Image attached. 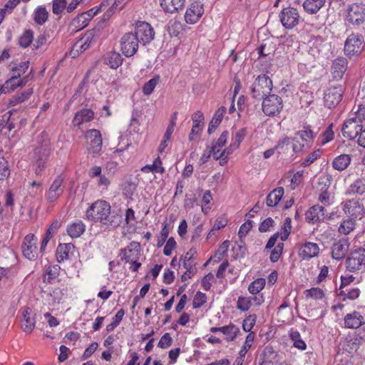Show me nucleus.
<instances>
[{"instance_id": "20", "label": "nucleus", "mask_w": 365, "mask_h": 365, "mask_svg": "<svg viewBox=\"0 0 365 365\" xmlns=\"http://www.w3.org/2000/svg\"><path fill=\"white\" fill-rule=\"evenodd\" d=\"M344 327L348 329H357L365 324L364 316L356 311L346 314L344 316Z\"/></svg>"}, {"instance_id": "61", "label": "nucleus", "mask_w": 365, "mask_h": 365, "mask_svg": "<svg viewBox=\"0 0 365 365\" xmlns=\"http://www.w3.org/2000/svg\"><path fill=\"white\" fill-rule=\"evenodd\" d=\"M29 67V61H24L19 63L18 65L12 67L11 71L14 74H19V78L26 73Z\"/></svg>"}, {"instance_id": "55", "label": "nucleus", "mask_w": 365, "mask_h": 365, "mask_svg": "<svg viewBox=\"0 0 365 365\" xmlns=\"http://www.w3.org/2000/svg\"><path fill=\"white\" fill-rule=\"evenodd\" d=\"M257 315L250 314L247 316L242 322V329L245 332H251V329L253 328L256 323Z\"/></svg>"}, {"instance_id": "24", "label": "nucleus", "mask_w": 365, "mask_h": 365, "mask_svg": "<svg viewBox=\"0 0 365 365\" xmlns=\"http://www.w3.org/2000/svg\"><path fill=\"white\" fill-rule=\"evenodd\" d=\"M319 252V247L317 243L306 242L299 250V255L303 259H311L316 257Z\"/></svg>"}, {"instance_id": "60", "label": "nucleus", "mask_w": 365, "mask_h": 365, "mask_svg": "<svg viewBox=\"0 0 365 365\" xmlns=\"http://www.w3.org/2000/svg\"><path fill=\"white\" fill-rule=\"evenodd\" d=\"M66 0H53L52 11L54 14L59 15L66 9Z\"/></svg>"}, {"instance_id": "45", "label": "nucleus", "mask_w": 365, "mask_h": 365, "mask_svg": "<svg viewBox=\"0 0 365 365\" xmlns=\"http://www.w3.org/2000/svg\"><path fill=\"white\" fill-rule=\"evenodd\" d=\"M265 286V279L258 278L253 281L248 287L249 292L252 294H258Z\"/></svg>"}, {"instance_id": "32", "label": "nucleus", "mask_w": 365, "mask_h": 365, "mask_svg": "<svg viewBox=\"0 0 365 365\" xmlns=\"http://www.w3.org/2000/svg\"><path fill=\"white\" fill-rule=\"evenodd\" d=\"M61 267L58 264L48 266L46 268L45 275L43 277V282L48 284H53L58 278L60 274Z\"/></svg>"}, {"instance_id": "16", "label": "nucleus", "mask_w": 365, "mask_h": 365, "mask_svg": "<svg viewBox=\"0 0 365 365\" xmlns=\"http://www.w3.org/2000/svg\"><path fill=\"white\" fill-rule=\"evenodd\" d=\"M343 89L341 86L328 88L324 93V103L329 108L335 107L341 100Z\"/></svg>"}, {"instance_id": "8", "label": "nucleus", "mask_w": 365, "mask_h": 365, "mask_svg": "<svg viewBox=\"0 0 365 365\" xmlns=\"http://www.w3.org/2000/svg\"><path fill=\"white\" fill-rule=\"evenodd\" d=\"M364 264L365 249L364 248H359L351 252L346 259V267L350 272L361 270Z\"/></svg>"}, {"instance_id": "52", "label": "nucleus", "mask_w": 365, "mask_h": 365, "mask_svg": "<svg viewBox=\"0 0 365 365\" xmlns=\"http://www.w3.org/2000/svg\"><path fill=\"white\" fill-rule=\"evenodd\" d=\"M252 305V300L249 297L240 296L237 299V309L242 312H246L249 310L250 307Z\"/></svg>"}, {"instance_id": "19", "label": "nucleus", "mask_w": 365, "mask_h": 365, "mask_svg": "<svg viewBox=\"0 0 365 365\" xmlns=\"http://www.w3.org/2000/svg\"><path fill=\"white\" fill-rule=\"evenodd\" d=\"M343 210L354 218L361 217L364 212V207L354 199L345 201L343 203Z\"/></svg>"}, {"instance_id": "17", "label": "nucleus", "mask_w": 365, "mask_h": 365, "mask_svg": "<svg viewBox=\"0 0 365 365\" xmlns=\"http://www.w3.org/2000/svg\"><path fill=\"white\" fill-rule=\"evenodd\" d=\"M140 245L139 242L133 241L128 245L127 247L120 250L122 255L121 259L125 260V262H130L134 260H139L140 257Z\"/></svg>"}, {"instance_id": "12", "label": "nucleus", "mask_w": 365, "mask_h": 365, "mask_svg": "<svg viewBox=\"0 0 365 365\" xmlns=\"http://www.w3.org/2000/svg\"><path fill=\"white\" fill-rule=\"evenodd\" d=\"M106 6L105 2H103L99 6L93 7L87 11L81 13L79 16L73 19L72 24L76 28H78V29L86 27L91 19L101 11L103 6Z\"/></svg>"}, {"instance_id": "37", "label": "nucleus", "mask_w": 365, "mask_h": 365, "mask_svg": "<svg viewBox=\"0 0 365 365\" xmlns=\"http://www.w3.org/2000/svg\"><path fill=\"white\" fill-rule=\"evenodd\" d=\"M35 319L32 316L31 311L26 310L23 314L21 328L24 332L31 333L35 327Z\"/></svg>"}, {"instance_id": "53", "label": "nucleus", "mask_w": 365, "mask_h": 365, "mask_svg": "<svg viewBox=\"0 0 365 365\" xmlns=\"http://www.w3.org/2000/svg\"><path fill=\"white\" fill-rule=\"evenodd\" d=\"M10 175V169L7 160L0 157V180H4Z\"/></svg>"}, {"instance_id": "23", "label": "nucleus", "mask_w": 365, "mask_h": 365, "mask_svg": "<svg viewBox=\"0 0 365 365\" xmlns=\"http://www.w3.org/2000/svg\"><path fill=\"white\" fill-rule=\"evenodd\" d=\"M347 60L344 57L336 58L331 65V76L336 81L343 78L345 71L347 69Z\"/></svg>"}, {"instance_id": "34", "label": "nucleus", "mask_w": 365, "mask_h": 365, "mask_svg": "<svg viewBox=\"0 0 365 365\" xmlns=\"http://www.w3.org/2000/svg\"><path fill=\"white\" fill-rule=\"evenodd\" d=\"M330 183V179L329 177H322L319 178V184L323 185V186L321 188L322 193L319 196V201L325 205L329 204V193L327 190Z\"/></svg>"}, {"instance_id": "22", "label": "nucleus", "mask_w": 365, "mask_h": 365, "mask_svg": "<svg viewBox=\"0 0 365 365\" xmlns=\"http://www.w3.org/2000/svg\"><path fill=\"white\" fill-rule=\"evenodd\" d=\"M305 216L308 222L317 223L323 220L326 216L325 208L323 206L315 205L307 211Z\"/></svg>"}, {"instance_id": "59", "label": "nucleus", "mask_w": 365, "mask_h": 365, "mask_svg": "<svg viewBox=\"0 0 365 365\" xmlns=\"http://www.w3.org/2000/svg\"><path fill=\"white\" fill-rule=\"evenodd\" d=\"M228 136V131H223L220 136L219 137V138L217 140V141L215 142L213 145L210 147L213 150V151L215 150V149L220 150L223 146H225L227 143Z\"/></svg>"}, {"instance_id": "1", "label": "nucleus", "mask_w": 365, "mask_h": 365, "mask_svg": "<svg viewBox=\"0 0 365 365\" xmlns=\"http://www.w3.org/2000/svg\"><path fill=\"white\" fill-rule=\"evenodd\" d=\"M86 216L88 220L111 227H118L123 220L120 211H111L110 204L101 200L95 201L88 207Z\"/></svg>"}, {"instance_id": "18", "label": "nucleus", "mask_w": 365, "mask_h": 365, "mask_svg": "<svg viewBox=\"0 0 365 365\" xmlns=\"http://www.w3.org/2000/svg\"><path fill=\"white\" fill-rule=\"evenodd\" d=\"M363 126L359 124L355 118H350L344 122L342 127V135L349 140L359 137Z\"/></svg>"}, {"instance_id": "58", "label": "nucleus", "mask_w": 365, "mask_h": 365, "mask_svg": "<svg viewBox=\"0 0 365 365\" xmlns=\"http://www.w3.org/2000/svg\"><path fill=\"white\" fill-rule=\"evenodd\" d=\"M207 302V296L200 291L197 292L194 297L192 305L193 308L197 309L203 306Z\"/></svg>"}, {"instance_id": "6", "label": "nucleus", "mask_w": 365, "mask_h": 365, "mask_svg": "<svg viewBox=\"0 0 365 365\" xmlns=\"http://www.w3.org/2000/svg\"><path fill=\"white\" fill-rule=\"evenodd\" d=\"M96 36V31L94 29L88 31L85 35L78 40L72 46L70 51L71 58H76L81 53L86 51L92 44Z\"/></svg>"}, {"instance_id": "51", "label": "nucleus", "mask_w": 365, "mask_h": 365, "mask_svg": "<svg viewBox=\"0 0 365 365\" xmlns=\"http://www.w3.org/2000/svg\"><path fill=\"white\" fill-rule=\"evenodd\" d=\"M50 38V35L48 31H43L36 39L35 43L34 44V48L38 49L43 46L47 44Z\"/></svg>"}, {"instance_id": "2", "label": "nucleus", "mask_w": 365, "mask_h": 365, "mask_svg": "<svg viewBox=\"0 0 365 365\" xmlns=\"http://www.w3.org/2000/svg\"><path fill=\"white\" fill-rule=\"evenodd\" d=\"M272 87V81L269 77L264 74L259 75L255 79L251 88L252 97L257 100L264 99L268 95H270Z\"/></svg>"}, {"instance_id": "5", "label": "nucleus", "mask_w": 365, "mask_h": 365, "mask_svg": "<svg viewBox=\"0 0 365 365\" xmlns=\"http://www.w3.org/2000/svg\"><path fill=\"white\" fill-rule=\"evenodd\" d=\"M262 111L268 116H274L280 113L283 108L282 98L277 95H268L263 99Z\"/></svg>"}, {"instance_id": "39", "label": "nucleus", "mask_w": 365, "mask_h": 365, "mask_svg": "<svg viewBox=\"0 0 365 365\" xmlns=\"http://www.w3.org/2000/svg\"><path fill=\"white\" fill-rule=\"evenodd\" d=\"M240 329L233 324L221 327V331L227 341H232L240 333Z\"/></svg>"}, {"instance_id": "27", "label": "nucleus", "mask_w": 365, "mask_h": 365, "mask_svg": "<svg viewBox=\"0 0 365 365\" xmlns=\"http://www.w3.org/2000/svg\"><path fill=\"white\" fill-rule=\"evenodd\" d=\"M185 0H160V6L168 13H174L182 9L185 5Z\"/></svg>"}, {"instance_id": "46", "label": "nucleus", "mask_w": 365, "mask_h": 365, "mask_svg": "<svg viewBox=\"0 0 365 365\" xmlns=\"http://www.w3.org/2000/svg\"><path fill=\"white\" fill-rule=\"evenodd\" d=\"M247 134V128H242L238 130L232 138V147L238 148Z\"/></svg>"}, {"instance_id": "38", "label": "nucleus", "mask_w": 365, "mask_h": 365, "mask_svg": "<svg viewBox=\"0 0 365 365\" xmlns=\"http://www.w3.org/2000/svg\"><path fill=\"white\" fill-rule=\"evenodd\" d=\"M338 295L340 297H343L342 300L344 301L346 299L353 300L359 297L360 290L357 287H345L344 289H339Z\"/></svg>"}, {"instance_id": "9", "label": "nucleus", "mask_w": 365, "mask_h": 365, "mask_svg": "<svg viewBox=\"0 0 365 365\" xmlns=\"http://www.w3.org/2000/svg\"><path fill=\"white\" fill-rule=\"evenodd\" d=\"M139 41L133 32L125 33L120 38V48L126 57H131L138 49Z\"/></svg>"}, {"instance_id": "26", "label": "nucleus", "mask_w": 365, "mask_h": 365, "mask_svg": "<svg viewBox=\"0 0 365 365\" xmlns=\"http://www.w3.org/2000/svg\"><path fill=\"white\" fill-rule=\"evenodd\" d=\"M75 247L71 243L59 244L56 249V259L58 262H62L69 258V255L73 252Z\"/></svg>"}, {"instance_id": "50", "label": "nucleus", "mask_w": 365, "mask_h": 365, "mask_svg": "<svg viewBox=\"0 0 365 365\" xmlns=\"http://www.w3.org/2000/svg\"><path fill=\"white\" fill-rule=\"evenodd\" d=\"M304 130L297 132L296 135H299L303 141L310 143L314 137V133L308 125L304 126Z\"/></svg>"}, {"instance_id": "40", "label": "nucleus", "mask_w": 365, "mask_h": 365, "mask_svg": "<svg viewBox=\"0 0 365 365\" xmlns=\"http://www.w3.org/2000/svg\"><path fill=\"white\" fill-rule=\"evenodd\" d=\"M48 18V12L45 6H38L34 12V20L38 25H43Z\"/></svg>"}, {"instance_id": "28", "label": "nucleus", "mask_w": 365, "mask_h": 365, "mask_svg": "<svg viewBox=\"0 0 365 365\" xmlns=\"http://www.w3.org/2000/svg\"><path fill=\"white\" fill-rule=\"evenodd\" d=\"M51 153V146L48 141H45L40 147L35 149L34 160L46 163Z\"/></svg>"}, {"instance_id": "4", "label": "nucleus", "mask_w": 365, "mask_h": 365, "mask_svg": "<svg viewBox=\"0 0 365 365\" xmlns=\"http://www.w3.org/2000/svg\"><path fill=\"white\" fill-rule=\"evenodd\" d=\"M279 17L282 26L286 29H292L303 21L298 10L291 6L284 8L280 11Z\"/></svg>"}, {"instance_id": "44", "label": "nucleus", "mask_w": 365, "mask_h": 365, "mask_svg": "<svg viewBox=\"0 0 365 365\" xmlns=\"http://www.w3.org/2000/svg\"><path fill=\"white\" fill-rule=\"evenodd\" d=\"M182 29V24L175 19L170 20L168 24V31L171 36H178Z\"/></svg>"}, {"instance_id": "15", "label": "nucleus", "mask_w": 365, "mask_h": 365, "mask_svg": "<svg viewBox=\"0 0 365 365\" xmlns=\"http://www.w3.org/2000/svg\"><path fill=\"white\" fill-rule=\"evenodd\" d=\"M88 140V150L93 154H98L102 149V136L99 130L96 129L89 130L86 135Z\"/></svg>"}, {"instance_id": "7", "label": "nucleus", "mask_w": 365, "mask_h": 365, "mask_svg": "<svg viewBox=\"0 0 365 365\" xmlns=\"http://www.w3.org/2000/svg\"><path fill=\"white\" fill-rule=\"evenodd\" d=\"M133 34L140 43L146 45L154 38L155 31L150 24L139 21L135 24Z\"/></svg>"}, {"instance_id": "3", "label": "nucleus", "mask_w": 365, "mask_h": 365, "mask_svg": "<svg viewBox=\"0 0 365 365\" xmlns=\"http://www.w3.org/2000/svg\"><path fill=\"white\" fill-rule=\"evenodd\" d=\"M365 47L364 38L361 34H350L344 43V53L349 58L359 56Z\"/></svg>"}, {"instance_id": "42", "label": "nucleus", "mask_w": 365, "mask_h": 365, "mask_svg": "<svg viewBox=\"0 0 365 365\" xmlns=\"http://www.w3.org/2000/svg\"><path fill=\"white\" fill-rule=\"evenodd\" d=\"M349 192L362 195L365 192V177L356 180L350 186Z\"/></svg>"}, {"instance_id": "31", "label": "nucleus", "mask_w": 365, "mask_h": 365, "mask_svg": "<svg viewBox=\"0 0 365 365\" xmlns=\"http://www.w3.org/2000/svg\"><path fill=\"white\" fill-rule=\"evenodd\" d=\"M226 112V108L224 106H221L218 110H217L210 120L207 129V133L210 135L212 134L215 129L218 127V125L221 123L222 120L223 115Z\"/></svg>"}, {"instance_id": "10", "label": "nucleus", "mask_w": 365, "mask_h": 365, "mask_svg": "<svg viewBox=\"0 0 365 365\" xmlns=\"http://www.w3.org/2000/svg\"><path fill=\"white\" fill-rule=\"evenodd\" d=\"M204 14V5L199 1H195L187 7L185 14L186 23L194 24L197 23Z\"/></svg>"}, {"instance_id": "21", "label": "nucleus", "mask_w": 365, "mask_h": 365, "mask_svg": "<svg viewBox=\"0 0 365 365\" xmlns=\"http://www.w3.org/2000/svg\"><path fill=\"white\" fill-rule=\"evenodd\" d=\"M349 247L347 238H342L334 242L332 246V257L336 260L343 259L346 255Z\"/></svg>"}, {"instance_id": "54", "label": "nucleus", "mask_w": 365, "mask_h": 365, "mask_svg": "<svg viewBox=\"0 0 365 365\" xmlns=\"http://www.w3.org/2000/svg\"><path fill=\"white\" fill-rule=\"evenodd\" d=\"M306 297H311L314 299H322L324 297L323 290L319 287H313L304 291Z\"/></svg>"}, {"instance_id": "63", "label": "nucleus", "mask_w": 365, "mask_h": 365, "mask_svg": "<svg viewBox=\"0 0 365 365\" xmlns=\"http://www.w3.org/2000/svg\"><path fill=\"white\" fill-rule=\"evenodd\" d=\"M253 226V221L250 220H247L245 223H243L240 228L238 236L240 238H242L245 237L250 230L252 229Z\"/></svg>"}, {"instance_id": "62", "label": "nucleus", "mask_w": 365, "mask_h": 365, "mask_svg": "<svg viewBox=\"0 0 365 365\" xmlns=\"http://www.w3.org/2000/svg\"><path fill=\"white\" fill-rule=\"evenodd\" d=\"M334 132L332 130V124L327 128L326 130L322 133L320 136L321 143L324 145L325 143L331 141L334 138Z\"/></svg>"}, {"instance_id": "43", "label": "nucleus", "mask_w": 365, "mask_h": 365, "mask_svg": "<svg viewBox=\"0 0 365 365\" xmlns=\"http://www.w3.org/2000/svg\"><path fill=\"white\" fill-rule=\"evenodd\" d=\"M34 40V32L30 30H26L19 37V44L21 48H26L29 47Z\"/></svg>"}, {"instance_id": "11", "label": "nucleus", "mask_w": 365, "mask_h": 365, "mask_svg": "<svg viewBox=\"0 0 365 365\" xmlns=\"http://www.w3.org/2000/svg\"><path fill=\"white\" fill-rule=\"evenodd\" d=\"M38 239L34 234L27 235L22 243V252L24 256L29 260L35 259L37 255V244Z\"/></svg>"}, {"instance_id": "29", "label": "nucleus", "mask_w": 365, "mask_h": 365, "mask_svg": "<svg viewBox=\"0 0 365 365\" xmlns=\"http://www.w3.org/2000/svg\"><path fill=\"white\" fill-rule=\"evenodd\" d=\"M86 230V225L81 220H76L68 225L66 231L72 238L79 237Z\"/></svg>"}, {"instance_id": "56", "label": "nucleus", "mask_w": 365, "mask_h": 365, "mask_svg": "<svg viewBox=\"0 0 365 365\" xmlns=\"http://www.w3.org/2000/svg\"><path fill=\"white\" fill-rule=\"evenodd\" d=\"M159 81V76L149 80L143 87V92L145 95H150Z\"/></svg>"}, {"instance_id": "47", "label": "nucleus", "mask_w": 365, "mask_h": 365, "mask_svg": "<svg viewBox=\"0 0 365 365\" xmlns=\"http://www.w3.org/2000/svg\"><path fill=\"white\" fill-rule=\"evenodd\" d=\"M355 221L353 218H349L344 220L339 227V232L341 234L347 235L350 233L354 228Z\"/></svg>"}, {"instance_id": "36", "label": "nucleus", "mask_w": 365, "mask_h": 365, "mask_svg": "<svg viewBox=\"0 0 365 365\" xmlns=\"http://www.w3.org/2000/svg\"><path fill=\"white\" fill-rule=\"evenodd\" d=\"M351 158L349 155L341 154L332 161L333 168L339 171L344 170L350 164Z\"/></svg>"}, {"instance_id": "25", "label": "nucleus", "mask_w": 365, "mask_h": 365, "mask_svg": "<svg viewBox=\"0 0 365 365\" xmlns=\"http://www.w3.org/2000/svg\"><path fill=\"white\" fill-rule=\"evenodd\" d=\"M94 118V112L91 109L83 108L76 113L73 124L79 126L83 123L89 122Z\"/></svg>"}, {"instance_id": "35", "label": "nucleus", "mask_w": 365, "mask_h": 365, "mask_svg": "<svg viewBox=\"0 0 365 365\" xmlns=\"http://www.w3.org/2000/svg\"><path fill=\"white\" fill-rule=\"evenodd\" d=\"M326 0H304L303 7L309 14H317L324 5Z\"/></svg>"}, {"instance_id": "64", "label": "nucleus", "mask_w": 365, "mask_h": 365, "mask_svg": "<svg viewBox=\"0 0 365 365\" xmlns=\"http://www.w3.org/2000/svg\"><path fill=\"white\" fill-rule=\"evenodd\" d=\"M320 156V150H317L309 153L304 160L302 163V166L307 167L313 163Z\"/></svg>"}, {"instance_id": "13", "label": "nucleus", "mask_w": 365, "mask_h": 365, "mask_svg": "<svg viewBox=\"0 0 365 365\" xmlns=\"http://www.w3.org/2000/svg\"><path fill=\"white\" fill-rule=\"evenodd\" d=\"M347 20L349 23L360 25L365 21V4H353L348 10Z\"/></svg>"}, {"instance_id": "57", "label": "nucleus", "mask_w": 365, "mask_h": 365, "mask_svg": "<svg viewBox=\"0 0 365 365\" xmlns=\"http://www.w3.org/2000/svg\"><path fill=\"white\" fill-rule=\"evenodd\" d=\"M33 93V88H29L25 91L18 94L16 96H14L13 100L11 101V103L13 105H16L17 103L25 101L29 99L31 95Z\"/></svg>"}, {"instance_id": "33", "label": "nucleus", "mask_w": 365, "mask_h": 365, "mask_svg": "<svg viewBox=\"0 0 365 365\" xmlns=\"http://www.w3.org/2000/svg\"><path fill=\"white\" fill-rule=\"evenodd\" d=\"M104 63L109 66L110 68L116 69L123 63L121 55L115 51L108 53L104 58Z\"/></svg>"}, {"instance_id": "48", "label": "nucleus", "mask_w": 365, "mask_h": 365, "mask_svg": "<svg viewBox=\"0 0 365 365\" xmlns=\"http://www.w3.org/2000/svg\"><path fill=\"white\" fill-rule=\"evenodd\" d=\"M4 88H6L8 93L14 91L17 87H21L19 81V74H14L9 79H8L4 83Z\"/></svg>"}, {"instance_id": "30", "label": "nucleus", "mask_w": 365, "mask_h": 365, "mask_svg": "<svg viewBox=\"0 0 365 365\" xmlns=\"http://www.w3.org/2000/svg\"><path fill=\"white\" fill-rule=\"evenodd\" d=\"M284 193L282 187H278L270 192L266 198V204L268 207H274L277 205Z\"/></svg>"}, {"instance_id": "14", "label": "nucleus", "mask_w": 365, "mask_h": 365, "mask_svg": "<svg viewBox=\"0 0 365 365\" xmlns=\"http://www.w3.org/2000/svg\"><path fill=\"white\" fill-rule=\"evenodd\" d=\"M63 182V178L61 175H58L53 181L45 196L48 202H53L63 195L64 190Z\"/></svg>"}, {"instance_id": "49", "label": "nucleus", "mask_w": 365, "mask_h": 365, "mask_svg": "<svg viewBox=\"0 0 365 365\" xmlns=\"http://www.w3.org/2000/svg\"><path fill=\"white\" fill-rule=\"evenodd\" d=\"M291 143V138L289 137H284L280 139L277 144L274 146L276 151L279 154H283L289 150V146Z\"/></svg>"}, {"instance_id": "41", "label": "nucleus", "mask_w": 365, "mask_h": 365, "mask_svg": "<svg viewBox=\"0 0 365 365\" xmlns=\"http://www.w3.org/2000/svg\"><path fill=\"white\" fill-rule=\"evenodd\" d=\"M255 333L250 332L246 336V339L245 341V344L240 351V356L237 358L238 363L241 365L242 361H244V358L247 351L251 348L252 343L254 341Z\"/></svg>"}]
</instances>
